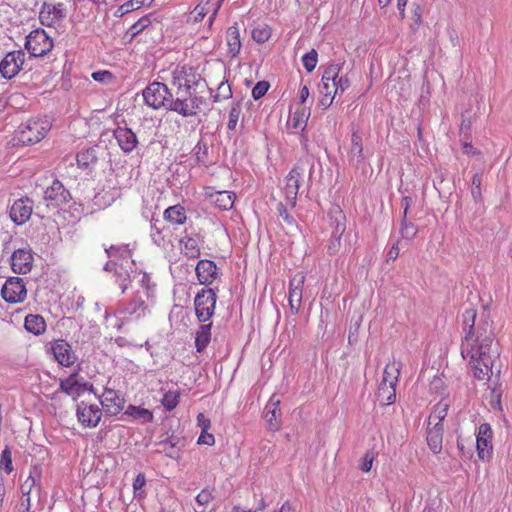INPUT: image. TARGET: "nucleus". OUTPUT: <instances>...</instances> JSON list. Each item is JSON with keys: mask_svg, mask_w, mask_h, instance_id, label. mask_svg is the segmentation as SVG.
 <instances>
[{"mask_svg": "<svg viewBox=\"0 0 512 512\" xmlns=\"http://www.w3.org/2000/svg\"><path fill=\"white\" fill-rule=\"evenodd\" d=\"M32 212L33 201L28 197L20 198L11 206L10 217L15 224L22 225L30 219Z\"/></svg>", "mask_w": 512, "mask_h": 512, "instance_id": "a211bd4d", "label": "nucleus"}, {"mask_svg": "<svg viewBox=\"0 0 512 512\" xmlns=\"http://www.w3.org/2000/svg\"><path fill=\"white\" fill-rule=\"evenodd\" d=\"M309 89L306 85H304L303 87H301L300 91H299V98H300V102L301 103H304L308 97H309Z\"/></svg>", "mask_w": 512, "mask_h": 512, "instance_id": "774afa93", "label": "nucleus"}, {"mask_svg": "<svg viewBox=\"0 0 512 512\" xmlns=\"http://www.w3.org/2000/svg\"><path fill=\"white\" fill-rule=\"evenodd\" d=\"M196 276L200 284L210 285L218 277V269L214 261L208 259L199 260L196 268Z\"/></svg>", "mask_w": 512, "mask_h": 512, "instance_id": "412c9836", "label": "nucleus"}, {"mask_svg": "<svg viewBox=\"0 0 512 512\" xmlns=\"http://www.w3.org/2000/svg\"><path fill=\"white\" fill-rule=\"evenodd\" d=\"M67 190L64 188L62 183L55 180L50 187L45 191V198L53 201L64 202L67 198Z\"/></svg>", "mask_w": 512, "mask_h": 512, "instance_id": "2f4dec72", "label": "nucleus"}, {"mask_svg": "<svg viewBox=\"0 0 512 512\" xmlns=\"http://www.w3.org/2000/svg\"><path fill=\"white\" fill-rule=\"evenodd\" d=\"M443 426L427 427V444L434 454L440 453L443 442Z\"/></svg>", "mask_w": 512, "mask_h": 512, "instance_id": "cd10ccee", "label": "nucleus"}, {"mask_svg": "<svg viewBox=\"0 0 512 512\" xmlns=\"http://www.w3.org/2000/svg\"><path fill=\"white\" fill-rule=\"evenodd\" d=\"M399 253H400V249H399V246L398 244H394L391 246V248L389 249L388 253H387V257L388 259L390 260H396L397 257L399 256Z\"/></svg>", "mask_w": 512, "mask_h": 512, "instance_id": "69168bd1", "label": "nucleus"}, {"mask_svg": "<svg viewBox=\"0 0 512 512\" xmlns=\"http://www.w3.org/2000/svg\"><path fill=\"white\" fill-rule=\"evenodd\" d=\"M100 403L107 415L115 416L125 407V398L120 391L105 387L99 396Z\"/></svg>", "mask_w": 512, "mask_h": 512, "instance_id": "ddd939ff", "label": "nucleus"}, {"mask_svg": "<svg viewBox=\"0 0 512 512\" xmlns=\"http://www.w3.org/2000/svg\"><path fill=\"white\" fill-rule=\"evenodd\" d=\"M197 443L199 445L213 446L215 444V437L213 434L209 433L208 430H202Z\"/></svg>", "mask_w": 512, "mask_h": 512, "instance_id": "5fc2aeb1", "label": "nucleus"}, {"mask_svg": "<svg viewBox=\"0 0 512 512\" xmlns=\"http://www.w3.org/2000/svg\"><path fill=\"white\" fill-rule=\"evenodd\" d=\"M305 173V165L298 162L289 171L288 175L284 179L283 192L287 202V205L291 207L296 206L298 191L300 187V181L303 179Z\"/></svg>", "mask_w": 512, "mask_h": 512, "instance_id": "423d86ee", "label": "nucleus"}, {"mask_svg": "<svg viewBox=\"0 0 512 512\" xmlns=\"http://www.w3.org/2000/svg\"><path fill=\"white\" fill-rule=\"evenodd\" d=\"M180 396L179 390H169L163 395L161 403L168 411H172L178 406Z\"/></svg>", "mask_w": 512, "mask_h": 512, "instance_id": "c9c22d12", "label": "nucleus"}, {"mask_svg": "<svg viewBox=\"0 0 512 512\" xmlns=\"http://www.w3.org/2000/svg\"><path fill=\"white\" fill-rule=\"evenodd\" d=\"M212 500V495L207 490H202L197 496H196V502L199 505H207Z\"/></svg>", "mask_w": 512, "mask_h": 512, "instance_id": "13d9d810", "label": "nucleus"}, {"mask_svg": "<svg viewBox=\"0 0 512 512\" xmlns=\"http://www.w3.org/2000/svg\"><path fill=\"white\" fill-rule=\"evenodd\" d=\"M27 288L20 277H9L1 288V296L6 303L19 304L27 298Z\"/></svg>", "mask_w": 512, "mask_h": 512, "instance_id": "0eeeda50", "label": "nucleus"}, {"mask_svg": "<svg viewBox=\"0 0 512 512\" xmlns=\"http://www.w3.org/2000/svg\"><path fill=\"white\" fill-rule=\"evenodd\" d=\"M127 311L130 315H134L137 319H140L148 314L149 309L143 299L135 298L129 303Z\"/></svg>", "mask_w": 512, "mask_h": 512, "instance_id": "f704fd0d", "label": "nucleus"}, {"mask_svg": "<svg viewBox=\"0 0 512 512\" xmlns=\"http://www.w3.org/2000/svg\"><path fill=\"white\" fill-rule=\"evenodd\" d=\"M168 95L167 86L160 82L151 83L143 91L145 103L154 109L164 106Z\"/></svg>", "mask_w": 512, "mask_h": 512, "instance_id": "dca6fc26", "label": "nucleus"}, {"mask_svg": "<svg viewBox=\"0 0 512 512\" xmlns=\"http://www.w3.org/2000/svg\"><path fill=\"white\" fill-rule=\"evenodd\" d=\"M114 136L125 153L133 151L138 144L135 133L127 127H118L114 132Z\"/></svg>", "mask_w": 512, "mask_h": 512, "instance_id": "5701e85b", "label": "nucleus"}, {"mask_svg": "<svg viewBox=\"0 0 512 512\" xmlns=\"http://www.w3.org/2000/svg\"><path fill=\"white\" fill-rule=\"evenodd\" d=\"M340 73L338 64L329 65L323 72L321 83L319 85V105L324 109L330 107L337 94V85L335 79Z\"/></svg>", "mask_w": 512, "mask_h": 512, "instance_id": "7ed1b4c3", "label": "nucleus"}, {"mask_svg": "<svg viewBox=\"0 0 512 512\" xmlns=\"http://www.w3.org/2000/svg\"><path fill=\"white\" fill-rule=\"evenodd\" d=\"M279 213L280 216L283 218L285 222L288 224H292L294 222V219L289 213L287 212L286 208L283 206V204L279 205Z\"/></svg>", "mask_w": 512, "mask_h": 512, "instance_id": "0e129e2a", "label": "nucleus"}, {"mask_svg": "<svg viewBox=\"0 0 512 512\" xmlns=\"http://www.w3.org/2000/svg\"><path fill=\"white\" fill-rule=\"evenodd\" d=\"M153 2V0H129L123 3L119 7V11L121 15L127 14L131 11L140 9L143 6H148Z\"/></svg>", "mask_w": 512, "mask_h": 512, "instance_id": "58836bf2", "label": "nucleus"}, {"mask_svg": "<svg viewBox=\"0 0 512 512\" xmlns=\"http://www.w3.org/2000/svg\"><path fill=\"white\" fill-rule=\"evenodd\" d=\"M150 17H151V15H146V16L140 18L136 23H134L131 26L132 33L134 35L138 34V33L142 32L146 27H148L151 24Z\"/></svg>", "mask_w": 512, "mask_h": 512, "instance_id": "3c124183", "label": "nucleus"}, {"mask_svg": "<svg viewBox=\"0 0 512 512\" xmlns=\"http://www.w3.org/2000/svg\"><path fill=\"white\" fill-rule=\"evenodd\" d=\"M106 252L109 257L116 256L120 252L127 253L128 255H130V251L127 249V247H120L114 245H111L109 248H107Z\"/></svg>", "mask_w": 512, "mask_h": 512, "instance_id": "052dcab7", "label": "nucleus"}, {"mask_svg": "<svg viewBox=\"0 0 512 512\" xmlns=\"http://www.w3.org/2000/svg\"><path fill=\"white\" fill-rule=\"evenodd\" d=\"M217 295L211 288H203L194 298L195 314L200 322H207L216 309Z\"/></svg>", "mask_w": 512, "mask_h": 512, "instance_id": "39448f33", "label": "nucleus"}, {"mask_svg": "<svg viewBox=\"0 0 512 512\" xmlns=\"http://www.w3.org/2000/svg\"><path fill=\"white\" fill-rule=\"evenodd\" d=\"M476 309H466L462 315L463 324L468 327L461 346L462 357L468 360L473 376L483 382L490 380L493 366L499 359V352L494 349V334L488 331V324L475 326Z\"/></svg>", "mask_w": 512, "mask_h": 512, "instance_id": "f257e3e1", "label": "nucleus"}, {"mask_svg": "<svg viewBox=\"0 0 512 512\" xmlns=\"http://www.w3.org/2000/svg\"><path fill=\"white\" fill-rule=\"evenodd\" d=\"M351 152L358 157L363 158V146L361 137L353 133L351 137Z\"/></svg>", "mask_w": 512, "mask_h": 512, "instance_id": "de8ad7c7", "label": "nucleus"}, {"mask_svg": "<svg viewBox=\"0 0 512 512\" xmlns=\"http://www.w3.org/2000/svg\"><path fill=\"white\" fill-rule=\"evenodd\" d=\"M292 125L294 128H304L306 125V120L298 115V112L294 113L292 117Z\"/></svg>", "mask_w": 512, "mask_h": 512, "instance_id": "e2e57ef3", "label": "nucleus"}, {"mask_svg": "<svg viewBox=\"0 0 512 512\" xmlns=\"http://www.w3.org/2000/svg\"><path fill=\"white\" fill-rule=\"evenodd\" d=\"M24 327L34 335H41L46 330V322L41 315L29 314L25 317Z\"/></svg>", "mask_w": 512, "mask_h": 512, "instance_id": "c85d7f7f", "label": "nucleus"}, {"mask_svg": "<svg viewBox=\"0 0 512 512\" xmlns=\"http://www.w3.org/2000/svg\"><path fill=\"white\" fill-rule=\"evenodd\" d=\"M202 242L203 237L199 234H189L185 231L179 241L180 250L187 258L196 259L200 256Z\"/></svg>", "mask_w": 512, "mask_h": 512, "instance_id": "aec40b11", "label": "nucleus"}, {"mask_svg": "<svg viewBox=\"0 0 512 512\" xmlns=\"http://www.w3.org/2000/svg\"><path fill=\"white\" fill-rule=\"evenodd\" d=\"M413 28H418L422 23V10L419 5L412 9Z\"/></svg>", "mask_w": 512, "mask_h": 512, "instance_id": "6e6d98bb", "label": "nucleus"}, {"mask_svg": "<svg viewBox=\"0 0 512 512\" xmlns=\"http://www.w3.org/2000/svg\"><path fill=\"white\" fill-rule=\"evenodd\" d=\"M337 93H344L350 87V79L347 74L339 75L335 79Z\"/></svg>", "mask_w": 512, "mask_h": 512, "instance_id": "603ef678", "label": "nucleus"}, {"mask_svg": "<svg viewBox=\"0 0 512 512\" xmlns=\"http://www.w3.org/2000/svg\"><path fill=\"white\" fill-rule=\"evenodd\" d=\"M52 123L47 118H31L21 124L18 130V139L24 145H32L43 140L51 130Z\"/></svg>", "mask_w": 512, "mask_h": 512, "instance_id": "f03ea898", "label": "nucleus"}, {"mask_svg": "<svg viewBox=\"0 0 512 512\" xmlns=\"http://www.w3.org/2000/svg\"><path fill=\"white\" fill-rule=\"evenodd\" d=\"M212 323L199 326L195 336V347L198 352H202L208 346L211 340Z\"/></svg>", "mask_w": 512, "mask_h": 512, "instance_id": "c756f323", "label": "nucleus"}, {"mask_svg": "<svg viewBox=\"0 0 512 512\" xmlns=\"http://www.w3.org/2000/svg\"><path fill=\"white\" fill-rule=\"evenodd\" d=\"M33 254L28 249H17L11 256V268L16 274H26L33 267Z\"/></svg>", "mask_w": 512, "mask_h": 512, "instance_id": "6ab92c4d", "label": "nucleus"}, {"mask_svg": "<svg viewBox=\"0 0 512 512\" xmlns=\"http://www.w3.org/2000/svg\"><path fill=\"white\" fill-rule=\"evenodd\" d=\"M272 34V29L268 25H259L252 30V38L257 43H265L269 40Z\"/></svg>", "mask_w": 512, "mask_h": 512, "instance_id": "4c0bfd02", "label": "nucleus"}, {"mask_svg": "<svg viewBox=\"0 0 512 512\" xmlns=\"http://www.w3.org/2000/svg\"><path fill=\"white\" fill-rule=\"evenodd\" d=\"M50 351L52 352L54 359L61 366L70 367L77 360V356L71 345L63 339L52 341L50 343Z\"/></svg>", "mask_w": 512, "mask_h": 512, "instance_id": "2eb2a0df", "label": "nucleus"}, {"mask_svg": "<svg viewBox=\"0 0 512 512\" xmlns=\"http://www.w3.org/2000/svg\"><path fill=\"white\" fill-rule=\"evenodd\" d=\"M91 76L94 81L104 84H112L116 80V77L113 75V73L108 70L93 72Z\"/></svg>", "mask_w": 512, "mask_h": 512, "instance_id": "79ce46f5", "label": "nucleus"}, {"mask_svg": "<svg viewBox=\"0 0 512 512\" xmlns=\"http://www.w3.org/2000/svg\"><path fill=\"white\" fill-rule=\"evenodd\" d=\"M145 484H146V479H145L144 474H141V473L138 474L133 482V489H134L135 494H137L139 491H141L142 488L145 486Z\"/></svg>", "mask_w": 512, "mask_h": 512, "instance_id": "bf43d9fd", "label": "nucleus"}, {"mask_svg": "<svg viewBox=\"0 0 512 512\" xmlns=\"http://www.w3.org/2000/svg\"><path fill=\"white\" fill-rule=\"evenodd\" d=\"M225 38L229 55L232 58L237 57L242 47L240 39V28L237 23L227 29Z\"/></svg>", "mask_w": 512, "mask_h": 512, "instance_id": "b1692460", "label": "nucleus"}, {"mask_svg": "<svg viewBox=\"0 0 512 512\" xmlns=\"http://www.w3.org/2000/svg\"><path fill=\"white\" fill-rule=\"evenodd\" d=\"M280 401L278 399L271 398L268 404L265 407L266 413L265 418L268 424V429L271 431H277L281 427L280 417V409H279Z\"/></svg>", "mask_w": 512, "mask_h": 512, "instance_id": "393cba45", "label": "nucleus"}, {"mask_svg": "<svg viewBox=\"0 0 512 512\" xmlns=\"http://www.w3.org/2000/svg\"><path fill=\"white\" fill-rule=\"evenodd\" d=\"M163 231L164 229L158 228L156 224L152 225L151 227V237L153 242L160 247H164L167 243Z\"/></svg>", "mask_w": 512, "mask_h": 512, "instance_id": "49530a36", "label": "nucleus"}, {"mask_svg": "<svg viewBox=\"0 0 512 512\" xmlns=\"http://www.w3.org/2000/svg\"><path fill=\"white\" fill-rule=\"evenodd\" d=\"M103 412L95 403L80 401L76 406L78 422L85 428H95L101 421Z\"/></svg>", "mask_w": 512, "mask_h": 512, "instance_id": "1a4fd4ad", "label": "nucleus"}, {"mask_svg": "<svg viewBox=\"0 0 512 512\" xmlns=\"http://www.w3.org/2000/svg\"><path fill=\"white\" fill-rule=\"evenodd\" d=\"M197 425L202 430H209L211 428V420L204 415V413H199L197 415Z\"/></svg>", "mask_w": 512, "mask_h": 512, "instance_id": "4d7b16f0", "label": "nucleus"}, {"mask_svg": "<svg viewBox=\"0 0 512 512\" xmlns=\"http://www.w3.org/2000/svg\"><path fill=\"white\" fill-rule=\"evenodd\" d=\"M163 218L172 225H183L187 221L186 210L180 204L169 206L164 210Z\"/></svg>", "mask_w": 512, "mask_h": 512, "instance_id": "a878e982", "label": "nucleus"}, {"mask_svg": "<svg viewBox=\"0 0 512 512\" xmlns=\"http://www.w3.org/2000/svg\"><path fill=\"white\" fill-rule=\"evenodd\" d=\"M59 391L76 399L85 391L94 393V387L79 375V371H75L68 377L60 379Z\"/></svg>", "mask_w": 512, "mask_h": 512, "instance_id": "6e6552de", "label": "nucleus"}, {"mask_svg": "<svg viewBox=\"0 0 512 512\" xmlns=\"http://www.w3.org/2000/svg\"><path fill=\"white\" fill-rule=\"evenodd\" d=\"M429 389L434 394H442L444 391V382L439 376H434L430 382Z\"/></svg>", "mask_w": 512, "mask_h": 512, "instance_id": "864d4df0", "label": "nucleus"}, {"mask_svg": "<svg viewBox=\"0 0 512 512\" xmlns=\"http://www.w3.org/2000/svg\"><path fill=\"white\" fill-rule=\"evenodd\" d=\"M25 53L22 50L8 52L0 61V75L5 79H12L23 68Z\"/></svg>", "mask_w": 512, "mask_h": 512, "instance_id": "9b49d317", "label": "nucleus"}, {"mask_svg": "<svg viewBox=\"0 0 512 512\" xmlns=\"http://www.w3.org/2000/svg\"><path fill=\"white\" fill-rule=\"evenodd\" d=\"M203 196L212 205L221 211H227L233 208L236 194L227 190H216L215 187L205 186Z\"/></svg>", "mask_w": 512, "mask_h": 512, "instance_id": "9d476101", "label": "nucleus"}, {"mask_svg": "<svg viewBox=\"0 0 512 512\" xmlns=\"http://www.w3.org/2000/svg\"><path fill=\"white\" fill-rule=\"evenodd\" d=\"M493 431L488 423H483L478 427L476 434V450L478 458L482 461H489L493 453Z\"/></svg>", "mask_w": 512, "mask_h": 512, "instance_id": "f8f14e48", "label": "nucleus"}, {"mask_svg": "<svg viewBox=\"0 0 512 512\" xmlns=\"http://www.w3.org/2000/svg\"><path fill=\"white\" fill-rule=\"evenodd\" d=\"M125 414L134 419L140 420L142 423H150L154 418L153 413L149 409L135 405H129Z\"/></svg>", "mask_w": 512, "mask_h": 512, "instance_id": "473e14b6", "label": "nucleus"}, {"mask_svg": "<svg viewBox=\"0 0 512 512\" xmlns=\"http://www.w3.org/2000/svg\"><path fill=\"white\" fill-rule=\"evenodd\" d=\"M171 110L181 114L182 116H190L196 113L194 106L190 105L187 100L176 99L171 103Z\"/></svg>", "mask_w": 512, "mask_h": 512, "instance_id": "e433bc0d", "label": "nucleus"}, {"mask_svg": "<svg viewBox=\"0 0 512 512\" xmlns=\"http://www.w3.org/2000/svg\"><path fill=\"white\" fill-rule=\"evenodd\" d=\"M241 114V106L239 103L234 104L229 111V119L227 127L229 130H234L238 124Z\"/></svg>", "mask_w": 512, "mask_h": 512, "instance_id": "37998d69", "label": "nucleus"}, {"mask_svg": "<svg viewBox=\"0 0 512 512\" xmlns=\"http://www.w3.org/2000/svg\"><path fill=\"white\" fill-rule=\"evenodd\" d=\"M305 274L297 272L289 282V307L293 315L299 313L302 305L303 286L305 283Z\"/></svg>", "mask_w": 512, "mask_h": 512, "instance_id": "4468645a", "label": "nucleus"}, {"mask_svg": "<svg viewBox=\"0 0 512 512\" xmlns=\"http://www.w3.org/2000/svg\"><path fill=\"white\" fill-rule=\"evenodd\" d=\"M462 148H463V152L466 155L476 156V155H480L481 154V152L478 149L473 147L471 142H463Z\"/></svg>", "mask_w": 512, "mask_h": 512, "instance_id": "680f3d73", "label": "nucleus"}, {"mask_svg": "<svg viewBox=\"0 0 512 512\" xmlns=\"http://www.w3.org/2000/svg\"><path fill=\"white\" fill-rule=\"evenodd\" d=\"M0 469L4 470L7 474L13 471L12 453L8 446L4 448L0 458Z\"/></svg>", "mask_w": 512, "mask_h": 512, "instance_id": "ea45409f", "label": "nucleus"}, {"mask_svg": "<svg viewBox=\"0 0 512 512\" xmlns=\"http://www.w3.org/2000/svg\"><path fill=\"white\" fill-rule=\"evenodd\" d=\"M377 397L382 405H391L396 400V385L381 382Z\"/></svg>", "mask_w": 512, "mask_h": 512, "instance_id": "7c9ffc66", "label": "nucleus"}, {"mask_svg": "<svg viewBox=\"0 0 512 512\" xmlns=\"http://www.w3.org/2000/svg\"><path fill=\"white\" fill-rule=\"evenodd\" d=\"M232 92L230 85L227 82H221L217 88V93L215 95V100L219 101L221 99H228L231 97Z\"/></svg>", "mask_w": 512, "mask_h": 512, "instance_id": "8fccbe9b", "label": "nucleus"}, {"mask_svg": "<svg viewBox=\"0 0 512 512\" xmlns=\"http://www.w3.org/2000/svg\"><path fill=\"white\" fill-rule=\"evenodd\" d=\"M269 89V83L266 81L258 82L252 89V96L255 100L263 97Z\"/></svg>", "mask_w": 512, "mask_h": 512, "instance_id": "09e8293b", "label": "nucleus"}, {"mask_svg": "<svg viewBox=\"0 0 512 512\" xmlns=\"http://www.w3.org/2000/svg\"><path fill=\"white\" fill-rule=\"evenodd\" d=\"M401 369L402 362L400 360H396L395 358H393L386 364L381 382L397 386L399 376L401 374Z\"/></svg>", "mask_w": 512, "mask_h": 512, "instance_id": "bb28decb", "label": "nucleus"}, {"mask_svg": "<svg viewBox=\"0 0 512 512\" xmlns=\"http://www.w3.org/2000/svg\"><path fill=\"white\" fill-rule=\"evenodd\" d=\"M417 231V227L413 223L407 222V220L403 218L400 229L402 237L406 239H413L416 236Z\"/></svg>", "mask_w": 512, "mask_h": 512, "instance_id": "c03bdc74", "label": "nucleus"}, {"mask_svg": "<svg viewBox=\"0 0 512 512\" xmlns=\"http://www.w3.org/2000/svg\"><path fill=\"white\" fill-rule=\"evenodd\" d=\"M120 196H121V188L113 186L111 197L106 201V204L110 205L112 202H114Z\"/></svg>", "mask_w": 512, "mask_h": 512, "instance_id": "338daca9", "label": "nucleus"}, {"mask_svg": "<svg viewBox=\"0 0 512 512\" xmlns=\"http://www.w3.org/2000/svg\"><path fill=\"white\" fill-rule=\"evenodd\" d=\"M317 63H318V54L315 49H312L310 52H308L302 56V64L308 72L313 71L315 69Z\"/></svg>", "mask_w": 512, "mask_h": 512, "instance_id": "a19ab883", "label": "nucleus"}, {"mask_svg": "<svg viewBox=\"0 0 512 512\" xmlns=\"http://www.w3.org/2000/svg\"><path fill=\"white\" fill-rule=\"evenodd\" d=\"M223 1L224 0H208L204 4H198L191 12L192 21L194 23L201 22L209 12H212L209 17L210 24H212Z\"/></svg>", "mask_w": 512, "mask_h": 512, "instance_id": "4be33fe9", "label": "nucleus"}, {"mask_svg": "<svg viewBox=\"0 0 512 512\" xmlns=\"http://www.w3.org/2000/svg\"><path fill=\"white\" fill-rule=\"evenodd\" d=\"M375 460V453L373 451H367L361 458L359 468L361 471L368 473L371 471L373 462Z\"/></svg>", "mask_w": 512, "mask_h": 512, "instance_id": "a18cd8bd", "label": "nucleus"}, {"mask_svg": "<svg viewBox=\"0 0 512 512\" xmlns=\"http://www.w3.org/2000/svg\"><path fill=\"white\" fill-rule=\"evenodd\" d=\"M65 15V7L63 3H44L39 12V20L41 24L52 27L59 25L65 18Z\"/></svg>", "mask_w": 512, "mask_h": 512, "instance_id": "f3484780", "label": "nucleus"}, {"mask_svg": "<svg viewBox=\"0 0 512 512\" xmlns=\"http://www.w3.org/2000/svg\"><path fill=\"white\" fill-rule=\"evenodd\" d=\"M54 41L44 29L31 31L25 41V48L31 57H43L52 51Z\"/></svg>", "mask_w": 512, "mask_h": 512, "instance_id": "20e7f679", "label": "nucleus"}, {"mask_svg": "<svg viewBox=\"0 0 512 512\" xmlns=\"http://www.w3.org/2000/svg\"><path fill=\"white\" fill-rule=\"evenodd\" d=\"M448 405L445 403H438L434 410L428 417V426L438 427L443 426L442 421L446 417Z\"/></svg>", "mask_w": 512, "mask_h": 512, "instance_id": "72a5a7b5", "label": "nucleus"}]
</instances>
